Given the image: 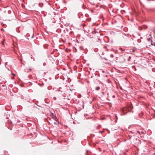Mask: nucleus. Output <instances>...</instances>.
<instances>
[{
    "label": "nucleus",
    "instance_id": "1",
    "mask_svg": "<svg viewBox=\"0 0 155 155\" xmlns=\"http://www.w3.org/2000/svg\"><path fill=\"white\" fill-rule=\"evenodd\" d=\"M52 118L54 120H56V121H57L58 119H57V117L55 116H53V117H52Z\"/></svg>",
    "mask_w": 155,
    "mask_h": 155
},
{
    "label": "nucleus",
    "instance_id": "2",
    "mask_svg": "<svg viewBox=\"0 0 155 155\" xmlns=\"http://www.w3.org/2000/svg\"><path fill=\"white\" fill-rule=\"evenodd\" d=\"M43 4L42 3H39L38 5L40 7H42L43 6Z\"/></svg>",
    "mask_w": 155,
    "mask_h": 155
},
{
    "label": "nucleus",
    "instance_id": "3",
    "mask_svg": "<svg viewBox=\"0 0 155 155\" xmlns=\"http://www.w3.org/2000/svg\"><path fill=\"white\" fill-rule=\"evenodd\" d=\"M54 124L56 125H58L59 124V122L58 121H57L56 122H54Z\"/></svg>",
    "mask_w": 155,
    "mask_h": 155
},
{
    "label": "nucleus",
    "instance_id": "4",
    "mask_svg": "<svg viewBox=\"0 0 155 155\" xmlns=\"http://www.w3.org/2000/svg\"><path fill=\"white\" fill-rule=\"evenodd\" d=\"M100 87H97L96 88V90H98L100 89Z\"/></svg>",
    "mask_w": 155,
    "mask_h": 155
},
{
    "label": "nucleus",
    "instance_id": "5",
    "mask_svg": "<svg viewBox=\"0 0 155 155\" xmlns=\"http://www.w3.org/2000/svg\"><path fill=\"white\" fill-rule=\"evenodd\" d=\"M132 52H134L135 51V49H132Z\"/></svg>",
    "mask_w": 155,
    "mask_h": 155
},
{
    "label": "nucleus",
    "instance_id": "6",
    "mask_svg": "<svg viewBox=\"0 0 155 155\" xmlns=\"http://www.w3.org/2000/svg\"><path fill=\"white\" fill-rule=\"evenodd\" d=\"M54 98V100H56V97H54V98Z\"/></svg>",
    "mask_w": 155,
    "mask_h": 155
},
{
    "label": "nucleus",
    "instance_id": "7",
    "mask_svg": "<svg viewBox=\"0 0 155 155\" xmlns=\"http://www.w3.org/2000/svg\"><path fill=\"white\" fill-rule=\"evenodd\" d=\"M147 40L148 41H150V38H148L147 39Z\"/></svg>",
    "mask_w": 155,
    "mask_h": 155
},
{
    "label": "nucleus",
    "instance_id": "8",
    "mask_svg": "<svg viewBox=\"0 0 155 155\" xmlns=\"http://www.w3.org/2000/svg\"><path fill=\"white\" fill-rule=\"evenodd\" d=\"M7 64V62H6L5 64V66Z\"/></svg>",
    "mask_w": 155,
    "mask_h": 155
},
{
    "label": "nucleus",
    "instance_id": "9",
    "mask_svg": "<svg viewBox=\"0 0 155 155\" xmlns=\"http://www.w3.org/2000/svg\"><path fill=\"white\" fill-rule=\"evenodd\" d=\"M51 114L52 115V117H53V116H54V114L53 113H52Z\"/></svg>",
    "mask_w": 155,
    "mask_h": 155
},
{
    "label": "nucleus",
    "instance_id": "10",
    "mask_svg": "<svg viewBox=\"0 0 155 155\" xmlns=\"http://www.w3.org/2000/svg\"><path fill=\"white\" fill-rule=\"evenodd\" d=\"M99 132L100 133H102L103 132V131H99Z\"/></svg>",
    "mask_w": 155,
    "mask_h": 155
},
{
    "label": "nucleus",
    "instance_id": "11",
    "mask_svg": "<svg viewBox=\"0 0 155 155\" xmlns=\"http://www.w3.org/2000/svg\"><path fill=\"white\" fill-rule=\"evenodd\" d=\"M29 70H30V71H31V69H29Z\"/></svg>",
    "mask_w": 155,
    "mask_h": 155
},
{
    "label": "nucleus",
    "instance_id": "12",
    "mask_svg": "<svg viewBox=\"0 0 155 155\" xmlns=\"http://www.w3.org/2000/svg\"><path fill=\"white\" fill-rule=\"evenodd\" d=\"M131 137H130L129 139H130Z\"/></svg>",
    "mask_w": 155,
    "mask_h": 155
},
{
    "label": "nucleus",
    "instance_id": "13",
    "mask_svg": "<svg viewBox=\"0 0 155 155\" xmlns=\"http://www.w3.org/2000/svg\"><path fill=\"white\" fill-rule=\"evenodd\" d=\"M31 58H32V55L31 56Z\"/></svg>",
    "mask_w": 155,
    "mask_h": 155
},
{
    "label": "nucleus",
    "instance_id": "14",
    "mask_svg": "<svg viewBox=\"0 0 155 155\" xmlns=\"http://www.w3.org/2000/svg\"><path fill=\"white\" fill-rule=\"evenodd\" d=\"M8 70H9V69L8 68Z\"/></svg>",
    "mask_w": 155,
    "mask_h": 155
},
{
    "label": "nucleus",
    "instance_id": "15",
    "mask_svg": "<svg viewBox=\"0 0 155 155\" xmlns=\"http://www.w3.org/2000/svg\"><path fill=\"white\" fill-rule=\"evenodd\" d=\"M114 97V96H113V97Z\"/></svg>",
    "mask_w": 155,
    "mask_h": 155
},
{
    "label": "nucleus",
    "instance_id": "16",
    "mask_svg": "<svg viewBox=\"0 0 155 155\" xmlns=\"http://www.w3.org/2000/svg\"><path fill=\"white\" fill-rule=\"evenodd\" d=\"M1 63L0 62V64H1Z\"/></svg>",
    "mask_w": 155,
    "mask_h": 155
},
{
    "label": "nucleus",
    "instance_id": "17",
    "mask_svg": "<svg viewBox=\"0 0 155 155\" xmlns=\"http://www.w3.org/2000/svg\"><path fill=\"white\" fill-rule=\"evenodd\" d=\"M1 58L0 57V58Z\"/></svg>",
    "mask_w": 155,
    "mask_h": 155
}]
</instances>
